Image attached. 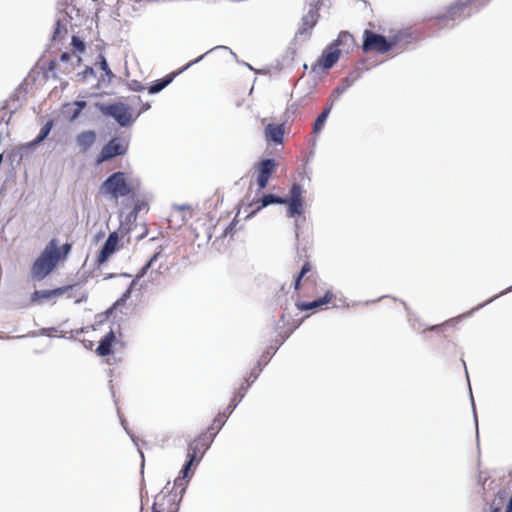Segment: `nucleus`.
<instances>
[{"instance_id":"obj_1","label":"nucleus","mask_w":512,"mask_h":512,"mask_svg":"<svg viewBox=\"0 0 512 512\" xmlns=\"http://www.w3.org/2000/svg\"><path fill=\"white\" fill-rule=\"evenodd\" d=\"M195 447H191L190 453H187V461L183 465L180 475L174 480V485L177 487H181L180 498L177 500L176 494H171L170 492L167 495L162 493L156 496V501L152 506V512H178L179 502L186 490L187 484L193 475L191 472V467L193 465H198L197 459H195Z\"/></svg>"},{"instance_id":"obj_2","label":"nucleus","mask_w":512,"mask_h":512,"mask_svg":"<svg viewBox=\"0 0 512 512\" xmlns=\"http://www.w3.org/2000/svg\"><path fill=\"white\" fill-rule=\"evenodd\" d=\"M355 40L348 31L339 33L336 40L330 43L323 51L318 64L325 70L330 69L338 61L341 53L349 54L355 48Z\"/></svg>"},{"instance_id":"obj_3","label":"nucleus","mask_w":512,"mask_h":512,"mask_svg":"<svg viewBox=\"0 0 512 512\" xmlns=\"http://www.w3.org/2000/svg\"><path fill=\"white\" fill-rule=\"evenodd\" d=\"M60 257L57 241L53 239L47 244L41 255L34 261L31 267L32 276L38 280L44 279L55 268Z\"/></svg>"},{"instance_id":"obj_4","label":"nucleus","mask_w":512,"mask_h":512,"mask_svg":"<svg viewBox=\"0 0 512 512\" xmlns=\"http://www.w3.org/2000/svg\"><path fill=\"white\" fill-rule=\"evenodd\" d=\"M100 191L110 196L111 199L118 200L121 197L134 194V186L127 182L124 172L118 171L107 177L102 183Z\"/></svg>"},{"instance_id":"obj_5","label":"nucleus","mask_w":512,"mask_h":512,"mask_svg":"<svg viewBox=\"0 0 512 512\" xmlns=\"http://www.w3.org/2000/svg\"><path fill=\"white\" fill-rule=\"evenodd\" d=\"M489 0H458L455 4L449 7L447 13L437 17L439 25L447 26L450 20L462 19L469 17L473 12L477 11L479 7L487 5Z\"/></svg>"},{"instance_id":"obj_6","label":"nucleus","mask_w":512,"mask_h":512,"mask_svg":"<svg viewBox=\"0 0 512 512\" xmlns=\"http://www.w3.org/2000/svg\"><path fill=\"white\" fill-rule=\"evenodd\" d=\"M97 107L102 114L114 118L121 127H127L133 121L131 108L124 103L97 104Z\"/></svg>"},{"instance_id":"obj_7","label":"nucleus","mask_w":512,"mask_h":512,"mask_svg":"<svg viewBox=\"0 0 512 512\" xmlns=\"http://www.w3.org/2000/svg\"><path fill=\"white\" fill-rule=\"evenodd\" d=\"M129 148V140L126 137H114L103 146L97 156V164L106 162L114 157L126 154Z\"/></svg>"},{"instance_id":"obj_8","label":"nucleus","mask_w":512,"mask_h":512,"mask_svg":"<svg viewBox=\"0 0 512 512\" xmlns=\"http://www.w3.org/2000/svg\"><path fill=\"white\" fill-rule=\"evenodd\" d=\"M65 293H68V298H75V303H80L86 300V295L81 292L80 296L77 295L73 291V286H63L53 290H35L31 294V302L36 303L40 301H50L56 297L62 296Z\"/></svg>"},{"instance_id":"obj_9","label":"nucleus","mask_w":512,"mask_h":512,"mask_svg":"<svg viewBox=\"0 0 512 512\" xmlns=\"http://www.w3.org/2000/svg\"><path fill=\"white\" fill-rule=\"evenodd\" d=\"M249 385L250 384L248 383V379H246V382L239 387L227 408L222 413H219L215 417V419L213 420V424L211 425V427L208 428V431L216 430L218 432L223 427L226 419L231 415V413L235 410L237 405L245 397Z\"/></svg>"},{"instance_id":"obj_10","label":"nucleus","mask_w":512,"mask_h":512,"mask_svg":"<svg viewBox=\"0 0 512 512\" xmlns=\"http://www.w3.org/2000/svg\"><path fill=\"white\" fill-rule=\"evenodd\" d=\"M393 43L388 41L383 35L377 34L371 30H364L362 50L364 52L377 51L386 53L391 50Z\"/></svg>"},{"instance_id":"obj_11","label":"nucleus","mask_w":512,"mask_h":512,"mask_svg":"<svg viewBox=\"0 0 512 512\" xmlns=\"http://www.w3.org/2000/svg\"><path fill=\"white\" fill-rule=\"evenodd\" d=\"M217 431H208L199 435L196 439L191 441L188 444L187 453H190L191 447H195V459H197V463L201 461L205 452L209 449L214 437L216 436Z\"/></svg>"},{"instance_id":"obj_12","label":"nucleus","mask_w":512,"mask_h":512,"mask_svg":"<svg viewBox=\"0 0 512 512\" xmlns=\"http://www.w3.org/2000/svg\"><path fill=\"white\" fill-rule=\"evenodd\" d=\"M277 163L274 159L268 158L262 160L257 166V184L259 190L266 188L268 181L275 172Z\"/></svg>"},{"instance_id":"obj_13","label":"nucleus","mask_w":512,"mask_h":512,"mask_svg":"<svg viewBox=\"0 0 512 512\" xmlns=\"http://www.w3.org/2000/svg\"><path fill=\"white\" fill-rule=\"evenodd\" d=\"M361 77L359 70L350 72L341 83L332 91L330 100L337 101L339 98Z\"/></svg>"},{"instance_id":"obj_14","label":"nucleus","mask_w":512,"mask_h":512,"mask_svg":"<svg viewBox=\"0 0 512 512\" xmlns=\"http://www.w3.org/2000/svg\"><path fill=\"white\" fill-rule=\"evenodd\" d=\"M119 241V236L117 232H112L109 234L108 238L104 242L98 257L97 262L99 264L105 263L109 257L116 251V246Z\"/></svg>"},{"instance_id":"obj_15","label":"nucleus","mask_w":512,"mask_h":512,"mask_svg":"<svg viewBox=\"0 0 512 512\" xmlns=\"http://www.w3.org/2000/svg\"><path fill=\"white\" fill-rule=\"evenodd\" d=\"M309 5L308 12L303 15L301 22L304 26H307L308 28L313 29V27L316 25L318 21V10L320 9L322 5L323 0H307Z\"/></svg>"},{"instance_id":"obj_16","label":"nucleus","mask_w":512,"mask_h":512,"mask_svg":"<svg viewBox=\"0 0 512 512\" xmlns=\"http://www.w3.org/2000/svg\"><path fill=\"white\" fill-rule=\"evenodd\" d=\"M63 4L66 8L57 12L56 20L61 21L62 25L67 28L68 23L74 18V16L79 15V10L71 4V0H64Z\"/></svg>"},{"instance_id":"obj_17","label":"nucleus","mask_w":512,"mask_h":512,"mask_svg":"<svg viewBox=\"0 0 512 512\" xmlns=\"http://www.w3.org/2000/svg\"><path fill=\"white\" fill-rule=\"evenodd\" d=\"M284 136V128L282 124L269 123L265 128V137L268 141L276 144H282Z\"/></svg>"},{"instance_id":"obj_18","label":"nucleus","mask_w":512,"mask_h":512,"mask_svg":"<svg viewBox=\"0 0 512 512\" xmlns=\"http://www.w3.org/2000/svg\"><path fill=\"white\" fill-rule=\"evenodd\" d=\"M96 132L93 130L83 131L77 135L76 143L83 150H88L96 142Z\"/></svg>"},{"instance_id":"obj_19","label":"nucleus","mask_w":512,"mask_h":512,"mask_svg":"<svg viewBox=\"0 0 512 512\" xmlns=\"http://www.w3.org/2000/svg\"><path fill=\"white\" fill-rule=\"evenodd\" d=\"M115 341V334L110 330L99 342L96 349L100 356H107L112 352V344Z\"/></svg>"},{"instance_id":"obj_20","label":"nucleus","mask_w":512,"mask_h":512,"mask_svg":"<svg viewBox=\"0 0 512 512\" xmlns=\"http://www.w3.org/2000/svg\"><path fill=\"white\" fill-rule=\"evenodd\" d=\"M334 103H335V101L330 100V98L328 99L326 108L319 114V116L317 117V119L314 122V126H313L314 133H319L323 129L325 122L333 108Z\"/></svg>"},{"instance_id":"obj_21","label":"nucleus","mask_w":512,"mask_h":512,"mask_svg":"<svg viewBox=\"0 0 512 512\" xmlns=\"http://www.w3.org/2000/svg\"><path fill=\"white\" fill-rule=\"evenodd\" d=\"M176 73H172L166 75L165 77L156 80L149 88L148 91L150 94H156L162 91L165 87H167L174 79Z\"/></svg>"},{"instance_id":"obj_22","label":"nucleus","mask_w":512,"mask_h":512,"mask_svg":"<svg viewBox=\"0 0 512 512\" xmlns=\"http://www.w3.org/2000/svg\"><path fill=\"white\" fill-rule=\"evenodd\" d=\"M288 205L287 208V216L290 218H294L296 216H300L303 213L304 201H286Z\"/></svg>"},{"instance_id":"obj_23","label":"nucleus","mask_w":512,"mask_h":512,"mask_svg":"<svg viewBox=\"0 0 512 512\" xmlns=\"http://www.w3.org/2000/svg\"><path fill=\"white\" fill-rule=\"evenodd\" d=\"M160 252H156L149 261L140 269V271L136 274L135 278L131 281V286H134L136 281L141 279L148 271V269L153 265V263L159 258Z\"/></svg>"},{"instance_id":"obj_24","label":"nucleus","mask_w":512,"mask_h":512,"mask_svg":"<svg viewBox=\"0 0 512 512\" xmlns=\"http://www.w3.org/2000/svg\"><path fill=\"white\" fill-rule=\"evenodd\" d=\"M284 203H286L285 198L280 197L275 194H271V193L265 194L261 198V207H267L271 204H284Z\"/></svg>"},{"instance_id":"obj_25","label":"nucleus","mask_w":512,"mask_h":512,"mask_svg":"<svg viewBox=\"0 0 512 512\" xmlns=\"http://www.w3.org/2000/svg\"><path fill=\"white\" fill-rule=\"evenodd\" d=\"M53 126V121L49 120L40 130L39 135L30 143L31 146L41 143L50 133Z\"/></svg>"},{"instance_id":"obj_26","label":"nucleus","mask_w":512,"mask_h":512,"mask_svg":"<svg viewBox=\"0 0 512 512\" xmlns=\"http://www.w3.org/2000/svg\"><path fill=\"white\" fill-rule=\"evenodd\" d=\"M303 188L300 184L294 183L290 188V196L285 198L286 201H303Z\"/></svg>"},{"instance_id":"obj_27","label":"nucleus","mask_w":512,"mask_h":512,"mask_svg":"<svg viewBox=\"0 0 512 512\" xmlns=\"http://www.w3.org/2000/svg\"><path fill=\"white\" fill-rule=\"evenodd\" d=\"M510 291H512V286H511V287H509V288H507L505 291H502L500 294L495 295L494 297H492L491 299H489V300H488V301H486L485 303L480 304L479 306H477L476 308L472 309L471 311H469V312H467V313H465V314H463V315H461V316H459V317H457V318L452 319V321H456V322H457L459 319H461V318H463V317H467V316L472 315V313H473L475 310H478V309H480V308L484 307L486 304L491 303L492 301H494V300H495L496 298H498L499 296H502V295H504V294H506V293H508V292H510Z\"/></svg>"},{"instance_id":"obj_28","label":"nucleus","mask_w":512,"mask_h":512,"mask_svg":"<svg viewBox=\"0 0 512 512\" xmlns=\"http://www.w3.org/2000/svg\"><path fill=\"white\" fill-rule=\"evenodd\" d=\"M215 49H224V50H228V51L230 52V54H231L235 59L237 58L236 54H235V53H234V52H233L229 47L224 46V45H219V46H216V47H214V48L210 49L209 51H207L206 53H204V54H203V55H201L200 57L196 58L195 60H193V61L189 62V63L184 67V69H187V68H189L190 66H192L193 64L200 62V61L205 57V55H207L208 53L212 52V51H213V50H215Z\"/></svg>"},{"instance_id":"obj_29","label":"nucleus","mask_w":512,"mask_h":512,"mask_svg":"<svg viewBox=\"0 0 512 512\" xmlns=\"http://www.w3.org/2000/svg\"><path fill=\"white\" fill-rule=\"evenodd\" d=\"M67 34V28L62 25L61 21H55V29L53 32V40H61Z\"/></svg>"},{"instance_id":"obj_30","label":"nucleus","mask_w":512,"mask_h":512,"mask_svg":"<svg viewBox=\"0 0 512 512\" xmlns=\"http://www.w3.org/2000/svg\"><path fill=\"white\" fill-rule=\"evenodd\" d=\"M52 332H56V328L54 327H51V328H42L38 333L35 332V331H31L27 334V336L29 337H35L37 336L38 334L39 335H48V336H51L52 335ZM26 337V335H18L16 336L15 338H24Z\"/></svg>"},{"instance_id":"obj_31","label":"nucleus","mask_w":512,"mask_h":512,"mask_svg":"<svg viewBox=\"0 0 512 512\" xmlns=\"http://www.w3.org/2000/svg\"><path fill=\"white\" fill-rule=\"evenodd\" d=\"M98 58H99V65H100L101 70H103L105 72L106 76L109 79H112L114 77V74L110 70L106 58L102 54H100Z\"/></svg>"},{"instance_id":"obj_32","label":"nucleus","mask_w":512,"mask_h":512,"mask_svg":"<svg viewBox=\"0 0 512 512\" xmlns=\"http://www.w3.org/2000/svg\"><path fill=\"white\" fill-rule=\"evenodd\" d=\"M311 30H312L311 28H308L307 26H304L301 23L296 34H295V39L306 40L309 37Z\"/></svg>"},{"instance_id":"obj_33","label":"nucleus","mask_w":512,"mask_h":512,"mask_svg":"<svg viewBox=\"0 0 512 512\" xmlns=\"http://www.w3.org/2000/svg\"><path fill=\"white\" fill-rule=\"evenodd\" d=\"M320 307L319 306V303H318V300H313L311 302H302L298 305V308L300 310H303V311H308V310H312V309H315V308H318Z\"/></svg>"},{"instance_id":"obj_34","label":"nucleus","mask_w":512,"mask_h":512,"mask_svg":"<svg viewBox=\"0 0 512 512\" xmlns=\"http://www.w3.org/2000/svg\"><path fill=\"white\" fill-rule=\"evenodd\" d=\"M132 287L133 286H129L128 289L122 294V296L115 302V306H122L125 304V302L130 298L131 296V292H132Z\"/></svg>"},{"instance_id":"obj_35","label":"nucleus","mask_w":512,"mask_h":512,"mask_svg":"<svg viewBox=\"0 0 512 512\" xmlns=\"http://www.w3.org/2000/svg\"><path fill=\"white\" fill-rule=\"evenodd\" d=\"M132 287L133 286H129L128 289L122 294V296L115 302V306H122L125 304V302L130 298L131 296V292H132Z\"/></svg>"},{"instance_id":"obj_36","label":"nucleus","mask_w":512,"mask_h":512,"mask_svg":"<svg viewBox=\"0 0 512 512\" xmlns=\"http://www.w3.org/2000/svg\"><path fill=\"white\" fill-rule=\"evenodd\" d=\"M132 287L133 286H129L128 289L122 294V296L115 302V306H122L125 304V302L130 298L131 296V292H132Z\"/></svg>"},{"instance_id":"obj_37","label":"nucleus","mask_w":512,"mask_h":512,"mask_svg":"<svg viewBox=\"0 0 512 512\" xmlns=\"http://www.w3.org/2000/svg\"><path fill=\"white\" fill-rule=\"evenodd\" d=\"M132 287L133 286H129L128 289L122 294V296L115 302V306H122L125 304V302L130 298L131 296V292H132Z\"/></svg>"},{"instance_id":"obj_38","label":"nucleus","mask_w":512,"mask_h":512,"mask_svg":"<svg viewBox=\"0 0 512 512\" xmlns=\"http://www.w3.org/2000/svg\"><path fill=\"white\" fill-rule=\"evenodd\" d=\"M71 44L75 48V50H77L79 52H83L85 50L84 42L77 36L72 37Z\"/></svg>"},{"instance_id":"obj_39","label":"nucleus","mask_w":512,"mask_h":512,"mask_svg":"<svg viewBox=\"0 0 512 512\" xmlns=\"http://www.w3.org/2000/svg\"><path fill=\"white\" fill-rule=\"evenodd\" d=\"M128 87L130 90L135 91V92H140V91L145 90V86L137 80H131L128 83Z\"/></svg>"},{"instance_id":"obj_40","label":"nucleus","mask_w":512,"mask_h":512,"mask_svg":"<svg viewBox=\"0 0 512 512\" xmlns=\"http://www.w3.org/2000/svg\"><path fill=\"white\" fill-rule=\"evenodd\" d=\"M332 298H333L332 292L331 291H327L323 297L317 299L318 303H319V306H322V305H325V304L329 303L332 300Z\"/></svg>"},{"instance_id":"obj_41","label":"nucleus","mask_w":512,"mask_h":512,"mask_svg":"<svg viewBox=\"0 0 512 512\" xmlns=\"http://www.w3.org/2000/svg\"><path fill=\"white\" fill-rule=\"evenodd\" d=\"M272 347L268 348L266 352L262 354L258 361V367H261L262 365H266L269 361L268 355L271 353Z\"/></svg>"},{"instance_id":"obj_42","label":"nucleus","mask_w":512,"mask_h":512,"mask_svg":"<svg viewBox=\"0 0 512 512\" xmlns=\"http://www.w3.org/2000/svg\"><path fill=\"white\" fill-rule=\"evenodd\" d=\"M78 76H80L82 78H87L89 76H95V72L92 67H86L83 72L78 73Z\"/></svg>"},{"instance_id":"obj_43","label":"nucleus","mask_w":512,"mask_h":512,"mask_svg":"<svg viewBox=\"0 0 512 512\" xmlns=\"http://www.w3.org/2000/svg\"><path fill=\"white\" fill-rule=\"evenodd\" d=\"M133 209L139 213L144 209H147V203L145 201H137L133 207Z\"/></svg>"},{"instance_id":"obj_44","label":"nucleus","mask_w":512,"mask_h":512,"mask_svg":"<svg viewBox=\"0 0 512 512\" xmlns=\"http://www.w3.org/2000/svg\"><path fill=\"white\" fill-rule=\"evenodd\" d=\"M120 422H121L122 427H123V428H124V430L126 431V433H127L128 435H130V437H131L132 441L136 444L135 437L130 433L129 429H128V428H127V426H126V420H125L124 418H122L121 416H120Z\"/></svg>"},{"instance_id":"obj_45","label":"nucleus","mask_w":512,"mask_h":512,"mask_svg":"<svg viewBox=\"0 0 512 512\" xmlns=\"http://www.w3.org/2000/svg\"><path fill=\"white\" fill-rule=\"evenodd\" d=\"M310 270H311L310 263L309 262H305L304 265L301 268V271H300L299 275H302V277H304V275H306Z\"/></svg>"},{"instance_id":"obj_46","label":"nucleus","mask_w":512,"mask_h":512,"mask_svg":"<svg viewBox=\"0 0 512 512\" xmlns=\"http://www.w3.org/2000/svg\"><path fill=\"white\" fill-rule=\"evenodd\" d=\"M72 58V55L68 52H63L60 55V61L61 62H68Z\"/></svg>"},{"instance_id":"obj_47","label":"nucleus","mask_w":512,"mask_h":512,"mask_svg":"<svg viewBox=\"0 0 512 512\" xmlns=\"http://www.w3.org/2000/svg\"><path fill=\"white\" fill-rule=\"evenodd\" d=\"M80 114L81 111L78 108H75L70 115V121L76 120L80 116Z\"/></svg>"},{"instance_id":"obj_48","label":"nucleus","mask_w":512,"mask_h":512,"mask_svg":"<svg viewBox=\"0 0 512 512\" xmlns=\"http://www.w3.org/2000/svg\"><path fill=\"white\" fill-rule=\"evenodd\" d=\"M302 278H303L302 275H299V274L295 277L294 283H293L295 290H298L300 288Z\"/></svg>"},{"instance_id":"obj_49","label":"nucleus","mask_w":512,"mask_h":512,"mask_svg":"<svg viewBox=\"0 0 512 512\" xmlns=\"http://www.w3.org/2000/svg\"><path fill=\"white\" fill-rule=\"evenodd\" d=\"M86 102L85 101H82V100H78V101H75L74 102V106L76 108H78L80 111H82V109H84L86 107Z\"/></svg>"},{"instance_id":"obj_50","label":"nucleus","mask_w":512,"mask_h":512,"mask_svg":"<svg viewBox=\"0 0 512 512\" xmlns=\"http://www.w3.org/2000/svg\"><path fill=\"white\" fill-rule=\"evenodd\" d=\"M137 215H138V213L134 209H132V211L127 215V220L129 222L135 221L137 218Z\"/></svg>"},{"instance_id":"obj_51","label":"nucleus","mask_w":512,"mask_h":512,"mask_svg":"<svg viewBox=\"0 0 512 512\" xmlns=\"http://www.w3.org/2000/svg\"><path fill=\"white\" fill-rule=\"evenodd\" d=\"M471 402H472V408H473V413H474V419H475V423H476V432L478 433V419H477L475 405H474V399H473L472 395H471Z\"/></svg>"},{"instance_id":"obj_52","label":"nucleus","mask_w":512,"mask_h":512,"mask_svg":"<svg viewBox=\"0 0 512 512\" xmlns=\"http://www.w3.org/2000/svg\"><path fill=\"white\" fill-rule=\"evenodd\" d=\"M117 276H124V277H131L130 274H127V273H122V274H109L107 277H105V279H110V278H114V277H117Z\"/></svg>"},{"instance_id":"obj_53","label":"nucleus","mask_w":512,"mask_h":512,"mask_svg":"<svg viewBox=\"0 0 512 512\" xmlns=\"http://www.w3.org/2000/svg\"><path fill=\"white\" fill-rule=\"evenodd\" d=\"M62 249H63L64 254L66 255V254H68L70 252L71 245L66 243V244L63 245Z\"/></svg>"},{"instance_id":"obj_54","label":"nucleus","mask_w":512,"mask_h":512,"mask_svg":"<svg viewBox=\"0 0 512 512\" xmlns=\"http://www.w3.org/2000/svg\"><path fill=\"white\" fill-rule=\"evenodd\" d=\"M261 370H262V368H261V367H259L258 372H254V371H255V369H253V370H252V372H251V376H253V380H252V382H254V381L257 379V377H258V375H259V373H260V371H261Z\"/></svg>"},{"instance_id":"obj_55","label":"nucleus","mask_w":512,"mask_h":512,"mask_svg":"<svg viewBox=\"0 0 512 512\" xmlns=\"http://www.w3.org/2000/svg\"><path fill=\"white\" fill-rule=\"evenodd\" d=\"M505 512H512V496L510 497V499L508 501Z\"/></svg>"},{"instance_id":"obj_56","label":"nucleus","mask_w":512,"mask_h":512,"mask_svg":"<svg viewBox=\"0 0 512 512\" xmlns=\"http://www.w3.org/2000/svg\"><path fill=\"white\" fill-rule=\"evenodd\" d=\"M299 229H300V225L298 223V221L295 222V237L296 239H298L299 237Z\"/></svg>"},{"instance_id":"obj_57","label":"nucleus","mask_w":512,"mask_h":512,"mask_svg":"<svg viewBox=\"0 0 512 512\" xmlns=\"http://www.w3.org/2000/svg\"><path fill=\"white\" fill-rule=\"evenodd\" d=\"M234 223H231L224 231V235H227L233 229Z\"/></svg>"},{"instance_id":"obj_58","label":"nucleus","mask_w":512,"mask_h":512,"mask_svg":"<svg viewBox=\"0 0 512 512\" xmlns=\"http://www.w3.org/2000/svg\"><path fill=\"white\" fill-rule=\"evenodd\" d=\"M490 512H500V507L494 506V504L490 508Z\"/></svg>"},{"instance_id":"obj_59","label":"nucleus","mask_w":512,"mask_h":512,"mask_svg":"<svg viewBox=\"0 0 512 512\" xmlns=\"http://www.w3.org/2000/svg\"><path fill=\"white\" fill-rule=\"evenodd\" d=\"M149 108H150V104L149 103H145V104H143L142 109H141L140 112L147 111Z\"/></svg>"},{"instance_id":"obj_60","label":"nucleus","mask_w":512,"mask_h":512,"mask_svg":"<svg viewBox=\"0 0 512 512\" xmlns=\"http://www.w3.org/2000/svg\"><path fill=\"white\" fill-rule=\"evenodd\" d=\"M479 482H483V484L486 482L487 478L482 475V473H479L478 477Z\"/></svg>"},{"instance_id":"obj_61","label":"nucleus","mask_w":512,"mask_h":512,"mask_svg":"<svg viewBox=\"0 0 512 512\" xmlns=\"http://www.w3.org/2000/svg\"><path fill=\"white\" fill-rule=\"evenodd\" d=\"M440 329H441V326H439V325H434V326L429 327V330H432V331H438Z\"/></svg>"},{"instance_id":"obj_62","label":"nucleus","mask_w":512,"mask_h":512,"mask_svg":"<svg viewBox=\"0 0 512 512\" xmlns=\"http://www.w3.org/2000/svg\"><path fill=\"white\" fill-rule=\"evenodd\" d=\"M504 494H505V492H504V491H503V492H498L499 498H500V499H503Z\"/></svg>"},{"instance_id":"obj_63","label":"nucleus","mask_w":512,"mask_h":512,"mask_svg":"<svg viewBox=\"0 0 512 512\" xmlns=\"http://www.w3.org/2000/svg\"><path fill=\"white\" fill-rule=\"evenodd\" d=\"M243 64H244L247 68H249V69L253 70V68H252V66H251L250 64L245 63V62H243Z\"/></svg>"},{"instance_id":"obj_64","label":"nucleus","mask_w":512,"mask_h":512,"mask_svg":"<svg viewBox=\"0 0 512 512\" xmlns=\"http://www.w3.org/2000/svg\"><path fill=\"white\" fill-rule=\"evenodd\" d=\"M76 58H77V62H80V61H81V58H80V57L76 56Z\"/></svg>"}]
</instances>
